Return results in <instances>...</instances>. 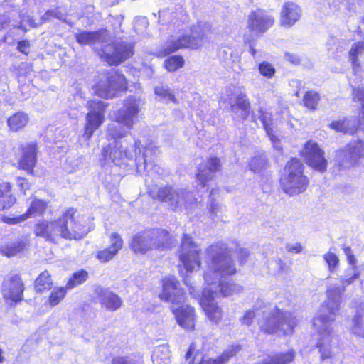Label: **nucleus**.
<instances>
[{"instance_id":"72a5a7b5","label":"nucleus","mask_w":364,"mask_h":364,"mask_svg":"<svg viewBox=\"0 0 364 364\" xmlns=\"http://www.w3.org/2000/svg\"><path fill=\"white\" fill-rule=\"evenodd\" d=\"M47 208L46 201L41 199H34L30 204L27 211L23 213L26 220L37 216H41Z\"/></svg>"},{"instance_id":"c756f323","label":"nucleus","mask_w":364,"mask_h":364,"mask_svg":"<svg viewBox=\"0 0 364 364\" xmlns=\"http://www.w3.org/2000/svg\"><path fill=\"white\" fill-rule=\"evenodd\" d=\"M16 203L11 193V186L7 183L0 184V210L10 208Z\"/></svg>"},{"instance_id":"a878e982","label":"nucleus","mask_w":364,"mask_h":364,"mask_svg":"<svg viewBox=\"0 0 364 364\" xmlns=\"http://www.w3.org/2000/svg\"><path fill=\"white\" fill-rule=\"evenodd\" d=\"M230 107L235 119L240 121L246 119L250 112V103L247 96L243 93L239 94Z\"/></svg>"},{"instance_id":"f704fd0d","label":"nucleus","mask_w":364,"mask_h":364,"mask_svg":"<svg viewBox=\"0 0 364 364\" xmlns=\"http://www.w3.org/2000/svg\"><path fill=\"white\" fill-rule=\"evenodd\" d=\"M53 281L48 271H44L36 278L35 281V289L38 292H43L51 289Z\"/></svg>"},{"instance_id":"37998d69","label":"nucleus","mask_w":364,"mask_h":364,"mask_svg":"<svg viewBox=\"0 0 364 364\" xmlns=\"http://www.w3.org/2000/svg\"><path fill=\"white\" fill-rule=\"evenodd\" d=\"M68 290L66 287L53 289L49 296V304L51 306L58 305L64 299Z\"/></svg>"},{"instance_id":"f3484780","label":"nucleus","mask_w":364,"mask_h":364,"mask_svg":"<svg viewBox=\"0 0 364 364\" xmlns=\"http://www.w3.org/2000/svg\"><path fill=\"white\" fill-rule=\"evenodd\" d=\"M180 283L175 277H169L162 280L163 290L159 297L161 300L179 305L184 302V292L179 287Z\"/></svg>"},{"instance_id":"cd10ccee","label":"nucleus","mask_w":364,"mask_h":364,"mask_svg":"<svg viewBox=\"0 0 364 364\" xmlns=\"http://www.w3.org/2000/svg\"><path fill=\"white\" fill-rule=\"evenodd\" d=\"M359 32L364 33V18L358 26ZM364 52V41L354 44L349 51V57L353 65V72L357 74L359 72V64L357 63L358 58Z\"/></svg>"},{"instance_id":"ddd939ff","label":"nucleus","mask_w":364,"mask_h":364,"mask_svg":"<svg viewBox=\"0 0 364 364\" xmlns=\"http://www.w3.org/2000/svg\"><path fill=\"white\" fill-rule=\"evenodd\" d=\"M200 249L193 241L192 238L187 235H184L179 258L186 272H191L195 267L200 265Z\"/></svg>"},{"instance_id":"8fccbe9b","label":"nucleus","mask_w":364,"mask_h":364,"mask_svg":"<svg viewBox=\"0 0 364 364\" xmlns=\"http://www.w3.org/2000/svg\"><path fill=\"white\" fill-rule=\"evenodd\" d=\"M259 73L267 78H271L275 73L274 68L267 62H262L259 65Z\"/></svg>"},{"instance_id":"864d4df0","label":"nucleus","mask_w":364,"mask_h":364,"mask_svg":"<svg viewBox=\"0 0 364 364\" xmlns=\"http://www.w3.org/2000/svg\"><path fill=\"white\" fill-rule=\"evenodd\" d=\"M2 220L4 223L9 225H15L26 220L23 214L13 218L4 216Z\"/></svg>"},{"instance_id":"f8f14e48","label":"nucleus","mask_w":364,"mask_h":364,"mask_svg":"<svg viewBox=\"0 0 364 364\" xmlns=\"http://www.w3.org/2000/svg\"><path fill=\"white\" fill-rule=\"evenodd\" d=\"M127 82L124 76L118 71H113L107 77L106 82L100 81L94 87L95 93L102 98H112L117 90H125Z\"/></svg>"},{"instance_id":"bf43d9fd","label":"nucleus","mask_w":364,"mask_h":364,"mask_svg":"<svg viewBox=\"0 0 364 364\" xmlns=\"http://www.w3.org/2000/svg\"><path fill=\"white\" fill-rule=\"evenodd\" d=\"M18 185L21 187V189L23 191L24 193L29 187L28 183L23 178H18Z\"/></svg>"},{"instance_id":"6e6552de","label":"nucleus","mask_w":364,"mask_h":364,"mask_svg":"<svg viewBox=\"0 0 364 364\" xmlns=\"http://www.w3.org/2000/svg\"><path fill=\"white\" fill-rule=\"evenodd\" d=\"M171 245L169 233L161 229L139 232L133 237L130 242L131 249L135 253L141 255L154 249L169 248Z\"/></svg>"},{"instance_id":"58836bf2","label":"nucleus","mask_w":364,"mask_h":364,"mask_svg":"<svg viewBox=\"0 0 364 364\" xmlns=\"http://www.w3.org/2000/svg\"><path fill=\"white\" fill-rule=\"evenodd\" d=\"M267 165V159L264 153H259L255 155L250 161L249 166L251 171L259 172L265 168Z\"/></svg>"},{"instance_id":"a211bd4d","label":"nucleus","mask_w":364,"mask_h":364,"mask_svg":"<svg viewBox=\"0 0 364 364\" xmlns=\"http://www.w3.org/2000/svg\"><path fill=\"white\" fill-rule=\"evenodd\" d=\"M274 23V18L262 9L252 11L248 16V28L255 33H263Z\"/></svg>"},{"instance_id":"dca6fc26","label":"nucleus","mask_w":364,"mask_h":364,"mask_svg":"<svg viewBox=\"0 0 364 364\" xmlns=\"http://www.w3.org/2000/svg\"><path fill=\"white\" fill-rule=\"evenodd\" d=\"M306 164L314 169L323 172L326 170L328 162L324 157V151L317 143L309 141L301 151Z\"/></svg>"},{"instance_id":"4c0bfd02","label":"nucleus","mask_w":364,"mask_h":364,"mask_svg":"<svg viewBox=\"0 0 364 364\" xmlns=\"http://www.w3.org/2000/svg\"><path fill=\"white\" fill-rule=\"evenodd\" d=\"M320 100L319 93L313 90L307 91L303 98V105L310 110H316Z\"/></svg>"},{"instance_id":"4468645a","label":"nucleus","mask_w":364,"mask_h":364,"mask_svg":"<svg viewBox=\"0 0 364 364\" xmlns=\"http://www.w3.org/2000/svg\"><path fill=\"white\" fill-rule=\"evenodd\" d=\"M364 157V143L362 141L350 142L344 149L336 151V160L343 168H347Z\"/></svg>"},{"instance_id":"a18cd8bd","label":"nucleus","mask_w":364,"mask_h":364,"mask_svg":"<svg viewBox=\"0 0 364 364\" xmlns=\"http://www.w3.org/2000/svg\"><path fill=\"white\" fill-rule=\"evenodd\" d=\"M154 92L159 97V100L166 102H176V98L169 89L164 86H157L155 87Z\"/></svg>"},{"instance_id":"e433bc0d","label":"nucleus","mask_w":364,"mask_h":364,"mask_svg":"<svg viewBox=\"0 0 364 364\" xmlns=\"http://www.w3.org/2000/svg\"><path fill=\"white\" fill-rule=\"evenodd\" d=\"M294 356V351L291 350L287 353H278L273 355L265 360L263 364H288L293 361Z\"/></svg>"},{"instance_id":"20e7f679","label":"nucleus","mask_w":364,"mask_h":364,"mask_svg":"<svg viewBox=\"0 0 364 364\" xmlns=\"http://www.w3.org/2000/svg\"><path fill=\"white\" fill-rule=\"evenodd\" d=\"M76 41L80 45L100 44L98 55L110 65H117L130 58L133 54V46L124 41L110 43L106 30L97 31H84L75 35Z\"/></svg>"},{"instance_id":"423d86ee","label":"nucleus","mask_w":364,"mask_h":364,"mask_svg":"<svg viewBox=\"0 0 364 364\" xmlns=\"http://www.w3.org/2000/svg\"><path fill=\"white\" fill-rule=\"evenodd\" d=\"M263 318L259 321L260 330L266 333L288 335L296 325V318L289 311H283L274 306L262 311Z\"/></svg>"},{"instance_id":"473e14b6","label":"nucleus","mask_w":364,"mask_h":364,"mask_svg":"<svg viewBox=\"0 0 364 364\" xmlns=\"http://www.w3.org/2000/svg\"><path fill=\"white\" fill-rule=\"evenodd\" d=\"M28 122V116L23 112H18L7 119L8 126L11 130L17 132L23 129Z\"/></svg>"},{"instance_id":"6ab92c4d","label":"nucleus","mask_w":364,"mask_h":364,"mask_svg":"<svg viewBox=\"0 0 364 364\" xmlns=\"http://www.w3.org/2000/svg\"><path fill=\"white\" fill-rule=\"evenodd\" d=\"M23 284L18 275L13 274L4 278L1 292L5 299L16 302L21 301L23 299Z\"/></svg>"},{"instance_id":"5fc2aeb1","label":"nucleus","mask_w":364,"mask_h":364,"mask_svg":"<svg viewBox=\"0 0 364 364\" xmlns=\"http://www.w3.org/2000/svg\"><path fill=\"white\" fill-rule=\"evenodd\" d=\"M269 140L271 141L273 147L279 153L282 151V146L281 144L280 139L273 134V132H271L267 134Z\"/></svg>"},{"instance_id":"603ef678","label":"nucleus","mask_w":364,"mask_h":364,"mask_svg":"<svg viewBox=\"0 0 364 364\" xmlns=\"http://www.w3.org/2000/svg\"><path fill=\"white\" fill-rule=\"evenodd\" d=\"M112 364H141V363H140L138 361H136L131 358H129V357H117L112 360Z\"/></svg>"},{"instance_id":"0eeeda50","label":"nucleus","mask_w":364,"mask_h":364,"mask_svg":"<svg viewBox=\"0 0 364 364\" xmlns=\"http://www.w3.org/2000/svg\"><path fill=\"white\" fill-rule=\"evenodd\" d=\"M149 193L153 199L166 203L169 208L174 211L188 209L195 200L191 192L171 186H154Z\"/></svg>"},{"instance_id":"338daca9","label":"nucleus","mask_w":364,"mask_h":364,"mask_svg":"<svg viewBox=\"0 0 364 364\" xmlns=\"http://www.w3.org/2000/svg\"><path fill=\"white\" fill-rule=\"evenodd\" d=\"M257 50L255 49L252 46H250V53H251L252 56L253 58H256V54H257Z\"/></svg>"},{"instance_id":"f03ea898","label":"nucleus","mask_w":364,"mask_h":364,"mask_svg":"<svg viewBox=\"0 0 364 364\" xmlns=\"http://www.w3.org/2000/svg\"><path fill=\"white\" fill-rule=\"evenodd\" d=\"M211 259L207 271L204 274V280L207 287L204 290L210 291L215 299L222 296H230L242 292V287L227 279V277L236 273V268L227 245L218 242L213 244L206 250Z\"/></svg>"},{"instance_id":"79ce46f5","label":"nucleus","mask_w":364,"mask_h":364,"mask_svg":"<svg viewBox=\"0 0 364 364\" xmlns=\"http://www.w3.org/2000/svg\"><path fill=\"white\" fill-rule=\"evenodd\" d=\"M157 153V148L153 144H149L145 147L144 152L143 154V164L144 168L147 171H149V166H152L154 160L152 156H156Z\"/></svg>"},{"instance_id":"052dcab7","label":"nucleus","mask_w":364,"mask_h":364,"mask_svg":"<svg viewBox=\"0 0 364 364\" xmlns=\"http://www.w3.org/2000/svg\"><path fill=\"white\" fill-rule=\"evenodd\" d=\"M250 252L246 249H242L240 252L241 262H243L245 261L246 258L249 256Z\"/></svg>"},{"instance_id":"c03bdc74","label":"nucleus","mask_w":364,"mask_h":364,"mask_svg":"<svg viewBox=\"0 0 364 364\" xmlns=\"http://www.w3.org/2000/svg\"><path fill=\"white\" fill-rule=\"evenodd\" d=\"M184 64L183 58L180 55H173L164 61V66L169 72H174L178 68L183 67Z\"/></svg>"},{"instance_id":"b1692460","label":"nucleus","mask_w":364,"mask_h":364,"mask_svg":"<svg viewBox=\"0 0 364 364\" xmlns=\"http://www.w3.org/2000/svg\"><path fill=\"white\" fill-rule=\"evenodd\" d=\"M123 240L117 233H112L110 236V245L97 252V258L102 262L112 259L123 246Z\"/></svg>"},{"instance_id":"c85d7f7f","label":"nucleus","mask_w":364,"mask_h":364,"mask_svg":"<svg viewBox=\"0 0 364 364\" xmlns=\"http://www.w3.org/2000/svg\"><path fill=\"white\" fill-rule=\"evenodd\" d=\"M356 121L354 118H343L341 120L333 121L329 127L338 132L344 134H353L355 130Z\"/></svg>"},{"instance_id":"4d7b16f0","label":"nucleus","mask_w":364,"mask_h":364,"mask_svg":"<svg viewBox=\"0 0 364 364\" xmlns=\"http://www.w3.org/2000/svg\"><path fill=\"white\" fill-rule=\"evenodd\" d=\"M286 249L291 253H300L302 251L303 247L299 242L294 244L287 243L286 245Z\"/></svg>"},{"instance_id":"1a4fd4ad","label":"nucleus","mask_w":364,"mask_h":364,"mask_svg":"<svg viewBox=\"0 0 364 364\" xmlns=\"http://www.w3.org/2000/svg\"><path fill=\"white\" fill-rule=\"evenodd\" d=\"M304 168L303 163L296 158H292L287 162L282 178V186L286 193L294 196L306 191L309 179L304 174Z\"/></svg>"},{"instance_id":"3c124183","label":"nucleus","mask_w":364,"mask_h":364,"mask_svg":"<svg viewBox=\"0 0 364 364\" xmlns=\"http://www.w3.org/2000/svg\"><path fill=\"white\" fill-rule=\"evenodd\" d=\"M53 14H55V11L48 10L47 11L41 18V21L39 23H35L33 20H30V25L33 27H36L38 25H41L48 21H49L51 18H53Z\"/></svg>"},{"instance_id":"393cba45","label":"nucleus","mask_w":364,"mask_h":364,"mask_svg":"<svg viewBox=\"0 0 364 364\" xmlns=\"http://www.w3.org/2000/svg\"><path fill=\"white\" fill-rule=\"evenodd\" d=\"M96 293L100 304L109 311H116L122 304L119 296L107 289L98 287Z\"/></svg>"},{"instance_id":"a19ab883","label":"nucleus","mask_w":364,"mask_h":364,"mask_svg":"<svg viewBox=\"0 0 364 364\" xmlns=\"http://www.w3.org/2000/svg\"><path fill=\"white\" fill-rule=\"evenodd\" d=\"M259 116L258 118L260 119L267 134L269 133L271 134V132H273L274 128V120L272 119V112L262 108L259 110Z\"/></svg>"},{"instance_id":"f257e3e1","label":"nucleus","mask_w":364,"mask_h":364,"mask_svg":"<svg viewBox=\"0 0 364 364\" xmlns=\"http://www.w3.org/2000/svg\"><path fill=\"white\" fill-rule=\"evenodd\" d=\"M359 275L358 267L350 266L345 271L344 275L340 277L341 286L329 285L326 291L327 299L313 319V326L318 332L316 348L323 360L331 358L337 347L338 339L333 331V323L339 311L342 294L346 287L358 279Z\"/></svg>"},{"instance_id":"4be33fe9","label":"nucleus","mask_w":364,"mask_h":364,"mask_svg":"<svg viewBox=\"0 0 364 364\" xmlns=\"http://www.w3.org/2000/svg\"><path fill=\"white\" fill-rule=\"evenodd\" d=\"M178 306V308L173 306L171 307L178 323L187 330H193L195 326L194 309L189 305H184L183 303Z\"/></svg>"},{"instance_id":"2f4dec72","label":"nucleus","mask_w":364,"mask_h":364,"mask_svg":"<svg viewBox=\"0 0 364 364\" xmlns=\"http://www.w3.org/2000/svg\"><path fill=\"white\" fill-rule=\"evenodd\" d=\"M25 247V243L21 240H15L8 242L0 246V252L8 257L15 256L21 252Z\"/></svg>"},{"instance_id":"de8ad7c7","label":"nucleus","mask_w":364,"mask_h":364,"mask_svg":"<svg viewBox=\"0 0 364 364\" xmlns=\"http://www.w3.org/2000/svg\"><path fill=\"white\" fill-rule=\"evenodd\" d=\"M323 258L328 264L330 272H335L339 265V258L333 252H327L323 255Z\"/></svg>"},{"instance_id":"6e6d98bb","label":"nucleus","mask_w":364,"mask_h":364,"mask_svg":"<svg viewBox=\"0 0 364 364\" xmlns=\"http://www.w3.org/2000/svg\"><path fill=\"white\" fill-rule=\"evenodd\" d=\"M17 48L21 53L27 55L30 52V43L26 40L21 41L18 43Z\"/></svg>"},{"instance_id":"680f3d73","label":"nucleus","mask_w":364,"mask_h":364,"mask_svg":"<svg viewBox=\"0 0 364 364\" xmlns=\"http://www.w3.org/2000/svg\"><path fill=\"white\" fill-rule=\"evenodd\" d=\"M347 257V259H348V262L349 263V264L351 266V267H354V266H356V262H357V260L354 256V255H350V256H348L346 257Z\"/></svg>"},{"instance_id":"c9c22d12","label":"nucleus","mask_w":364,"mask_h":364,"mask_svg":"<svg viewBox=\"0 0 364 364\" xmlns=\"http://www.w3.org/2000/svg\"><path fill=\"white\" fill-rule=\"evenodd\" d=\"M151 358L154 364H168L169 349L168 346L166 345L157 346L154 350Z\"/></svg>"},{"instance_id":"7c9ffc66","label":"nucleus","mask_w":364,"mask_h":364,"mask_svg":"<svg viewBox=\"0 0 364 364\" xmlns=\"http://www.w3.org/2000/svg\"><path fill=\"white\" fill-rule=\"evenodd\" d=\"M351 331L353 334L364 338V305L358 307L352 320Z\"/></svg>"},{"instance_id":"09e8293b","label":"nucleus","mask_w":364,"mask_h":364,"mask_svg":"<svg viewBox=\"0 0 364 364\" xmlns=\"http://www.w3.org/2000/svg\"><path fill=\"white\" fill-rule=\"evenodd\" d=\"M255 311L256 309L255 307H253L252 309L247 310L244 313V315L240 318V323L242 325L250 326L253 323L254 319L256 316Z\"/></svg>"},{"instance_id":"2eb2a0df","label":"nucleus","mask_w":364,"mask_h":364,"mask_svg":"<svg viewBox=\"0 0 364 364\" xmlns=\"http://www.w3.org/2000/svg\"><path fill=\"white\" fill-rule=\"evenodd\" d=\"M140 101L134 97L127 98L124 106L115 114L116 122L124 125L127 129H131L137 122L139 112Z\"/></svg>"},{"instance_id":"5701e85b","label":"nucleus","mask_w":364,"mask_h":364,"mask_svg":"<svg viewBox=\"0 0 364 364\" xmlns=\"http://www.w3.org/2000/svg\"><path fill=\"white\" fill-rule=\"evenodd\" d=\"M220 168V160L217 157H211L208 159L205 165L198 167L197 178L204 187L207 181L211 180L214 173Z\"/></svg>"},{"instance_id":"412c9836","label":"nucleus","mask_w":364,"mask_h":364,"mask_svg":"<svg viewBox=\"0 0 364 364\" xmlns=\"http://www.w3.org/2000/svg\"><path fill=\"white\" fill-rule=\"evenodd\" d=\"M216 299L210 291L203 290L200 299V304L203 308L207 317L214 323H218L223 317V311L218 306Z\"/></svg>"},{"instance_id":"13d9d810","label":"nucleus","mask_w":364,"mask_h":364,"mask_svg":"<svg viewBox=\"0 0 364 364\" xmlns=\"http://www.w3.org/2000/svg\"><path fill=\"white\" fill-rule=\"evenodd\" d=\"M285 58L287 60L294 63V64H297L299 63L300 60L299 58H298V56H296V55L293 54V53H287L285 54Z\"/></svg>"},{"instance_id":"bb28decb","label":"nucleus","mask_w":364,"mask_h":364,"mask_svg":"<svg viewBox=\"0 0 364 364\" xmlns=\"http://www.w3.org/2000/svg\"><path fill=\"white\" fill-rule=\"evenodd\" d=\"M36 145L28 144L22 149V156L19 161V167L29 173H32L36 162Z\"/></svg>"},{"instance_id":"0e129e2a","label":"nucleus","mask_w":364,"mask_h":364,"mask_svg":"<svg viewBox=\"0 0 364 364\" xmlns=\"http://www.w3.org/2000/svg\"><path fill=\"white\" fill-rule=\"evenodd\" d=\"M194 350H195V345L193 343H192L190 346L189 349H188V352L186 354V359H188L191 357V355L193 354Z\"/></svg>"},{"instance_id":"49530a36","label":"nucleus","mask_w":364,"mask_h":364,"mask_svg":"<svg viewBox=\"0 0 364 364\" xmlns=\"http://www.w3.org/2000/svg\"><path fill=\"white\" fill-rule=\"evenodd\" d=\"M217 190H212L209 195L210 204L208 205L209 212L212 219L215 221L217 215L221 211L220 205L215 202V194L217 193Z\"/></svg>"},{"instance_id":"e2e57ef3","label":"nucleus","mask_w":364,"mask_h":364,"mask_svg":"<svg viewBox=\"0 0 364 364\" xmlns=\"http://www.w3.org/2000/svg\"><path fill=\"white\" fill-rule=\"evenodd\" d=\"M54 11H55V14H53V18H58V19L61 20V21H64L65 20L64 15L63 14H61L57 9H55Z\"/></svg>"},{"instance_id":"9b49d317","label":"nucleus","mask_w":364,"mask_h":364,"mask_svg":"<svg viewBox=\"0 0 364 364\" xmlns=\"http://www.w3.org/2000/svg\"><path fill=\"white\" fill-rule=\"evenodd\" d=\"M105 107L106 105L102 101L90 100L87 102L89 112L86 116L87 123L83 135L87 140L104 122Z\"/></svg>"},{"instance_id":"ea45409f","label":"nucleus","mask_w":364,"mask_h":364,"mask_svg":"<svg viewBox=\"0 0 364 364\" xmlns=\"http://www.w3.org/2000/svg\"><path fill=\"white\" fill-rule=\"evenodd\" d=\"M88 278V273L85 270H80L73 274L72 277L69 279L66 289L70 290L78 285L85 282Z\"/></svg>"},{"instance_id":"7ed1b4c3","label":"nucleus","mask_w":364,"mask_h":364,"mask_svg":"<svg viewBox=\"0 0 364 364\" xmlns=\"http://www.w3.org/2000/svg\"><path fill=\"white\" fill-rule=\"evenodd\" d=\"M89 231L84 219L77 215V210L73 208L67 209L58 220L39 221L34 228L36 236L52 242H56L59 238L80 240Z\"/></svg>"},{"instance_id":"69168bd1","label":"nucleus","mask_w":364,"mask_h":364,"mask_svg":"<svg viewBox=\"0 0 364 364\" xmlns=\"http://www.w3.org/2000/svg\"><path fill=\"white\" fill-rule=\"evenodd\" d=\"M343 250L344 253H345L346 257L353 255V252H352V250H351V248L350 247L344 246L343 247Z\"/></svg>"},{"instance_id":"9d476101","label":"nucleus","mask_w":364,"mask_h":364,"mask_svg":"<svg viewBox=\"0 0 364 364\" xmlns=\"http://www.w3.org/2000/svg\"><path fill=\"white\" fill-rule=\"evenodd\" d=\"M204 36L201 24L193 26L190 33L168 39L161 46L158 54L160 56H166L183 48L197 49L202 45Z\"/></svg>"},{"instance_id":"aec40b11","label":"nucleus","mask_w":364,"mask_h":364,"mask_svg":"<svg viewBox=\"0 0 364 364\" xmlns=\"http://www.w3.org/2000/svg\"><path fill=\"white\" fill-rule=\"evenodd\" d=\"M302 16L301 8L294 2H285L280 11L279 24L282 27L289 28L299 21Z\"/></svg>"},{"instance_id":"774afa93","label":"nucleus","mask_w":364,"mask_h":364,"mask_svg":"<svg viewBox=\"0 0 364 364\" xmlns=\"http://www.w3.org/2000/svg\"><path fill=\"white\" fill-rule=\"evenodd\" d=\"M4 361V357L2 355V350L0 348V363Z\"/></svg>"},{"instance_id":"39448f33","label":"nucleus","mask_w":364,"mask_h":364,"mask_svg":"<svg viewBox=\"0 0 364 364\" xmlns=\"http://www.w3.org/2000/svg\"><path fill=\"white\" fill-rule=\"evenodd\" d=\"M121 124H110L107 127V135L114 139L113 142L103 147L100 158L102 166L126 165L127 161L132 160L137 154L140 141L134 140L133 144L128 145L127 139H123L129 134L127 130L123 129Z\"/></svg>"}]
</instances>
